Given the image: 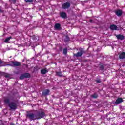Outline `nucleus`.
<instances>
[{
    "mask_svg": "<svg viewBox=\"0 0 125 125\" xmlns=\"http://www.w3.org/2000/svg\"><path fill=\"white\" fill-rule=\"evenodd\" d=\"M55 30H61V25L59 23H56L54 27Z\"/></svg>",
    "mask_w": 125,
    "mask_h": 125,
    "instance_id": "obj_12",
    "label": "nucleus"
},
{
    "mask_svg": "<svg viewBox=\"0 0 125 125\" xmlns=\"http://www.w3.org/2000/svg\"><path fill=\"white\" fill-rule=\"evenodd\" d=\"M13 1V3H15L16 2V0H11Z\"/></svg>",
    "mask_w": 125,
    "mask_h": 125,
    "instance_id": "obj_28",
    "label": "nucleus"
},
{
    "mask_svg": "<svg viewBox=\"0 0 125 125\" xmlns=\"http://www.w3.org/2000/svg\"><path fill=\"white\" fill-rule=\"evenodd\" d=\"M56 76H58V77H63V74H62L61 71H56Z\"/></svg>",
    "mask_w": 125,
    "mask_h": 125,
    "instance_id": "obj_15",
    "label": "nucleus"
},
{
    "mask_svg": "<svg viewBox=\"0 0 125 125\" xmlns=\"http://www.w3.org/2000/svg\"><path fill=\"white\" fill-rule=\"evenodd\" d=\"M8 106L10 110H15L17 109V104L14 102L9 103Z\"/></svg>",
    "mask_w": 125,
    "mask_h": 125,
    "instance_id": "obj_2",
    "label": "nucleus"
},
{
    "mask_svg": "<svg viewBox=\"0 0 125 125\" xmlns=\"http://www.w3.org/2000/svg\"><path fill=\"white\" fill-rule=\"evenodd\" d=\"M124 100H123V98H118L115 101V104H120V103H122V102H123Z\"/></svg>",
    "mask_w": 125,
    "mask_h": 125,
    "instance_id": "obj_10",
    "label": "nucleus"
},
{
    "mask_svg": "<svg viewBox=\"0 0 125 125\" xmlns=\"http://www.w3.org/2000/svg\"><path fill=\"white\" fill-rule=\"evenodd\" d=\"M10 125H15L14 123H10Z\"/></svg>",
    "mask_w": 125,
    "mask_h": 125,
    "instance_id": "obj_29",
    "label": "nucleus"
},
{
    "mask_svg": "<svg viewBox=\"0 0 125 125\" xmlns=\"http://www.w3.org/2000/svg\"><path fill=\"white\" fill-rule=\"evenodd\" d=\"M69 40H70V38H69V37L66 36V37L65 41H66V42H68V41H69Z\"/></svg>",
    "mask_w": 125,
    "mask_h": 125,
    "instance_id": "obj_25",
    "label": "nucleus"
},
{
    "mask_svg": "<svg viewBox=\"0 0 125 125\" xmlns=\"http://www.w3.org/2000/svg\"><path fill=\"white\" fill-rule=\"evenodd\" d=\"M91 97L92 98H97L98 97V94L97 93H95L93 94L92 95H91Z\"/></svg>",
    "mask_w": 125,
    "mask_h": 125,
    "instance_id": "obj_16",
    "label": "nucleus"
},
{
    "mask_svg": "<svg viewBox=\"0 0 125 125\" xmlns=\"http://www.w3.org/2000/svg\"><path fill=\"white\" fill-rule=\"evenodd\" d=\"M46 73H47V70L46 69H43L41 70V74L42 75L45 74Z\"/></svg>",
    "mask_w": 125,
    "mask_h": 125,
    "instance_id": "obj_18",
    "label": "nucleus"
},
{
    "mask_svg": "<svg viewBox=\"0 0 125 125\" xmlns=\"http://www.w3.org/2000/svg\"><path fill=\"white\" fill-rule=\"evenodd\" d=\"M3 75L5 78H9L10 77V75L8 73H4Z\"/></svg>",
    "mask_w": 125,
    "mask_h": 125,
    "instance_id": "obj_21",
    "label": "nucleus"
},
{
    "mask_svg": "<svg viewBox=\"0 0 125 125\" xmlns=\"http://www.w3.org/2000/svg\"><path fill=\"white\" fill-rule=\"evenodd\" d=\"M67 48L64 49L63 50V54H65V55L67 54Z\"/></svg>",
    "mask_w": 125,
    "mask_h": 125,
    "instance_id": "obj_24",
    "label": "nucleus"
},
{
    "mask_svg": "<svg viewBox=\"0 0 125 125\" xmlns=\"http://www.w3.org/2000/svg\"><path fill=\"white\" fill-rule=\"evenodd\" d=\"M50 91L48 89L44 90L42 92V95L44 96H46V95H49Z\"/></svg>",
    "mask_w": 125,
    "mask_h": 125,
    "instance_id": "obj_8",
    "label": "nucleus"
},
{
    "mask_svg": "<svg viewBox=\"0 0 125 125\" xmlns=\"http://www.w3.org/2000/svg\"><path fill=\"white\" fill-rule=\"evenodd\" d=\"M119 58L120 59H124L125 58V52H123L120 54L119 55Z\"/></svg>",
    "mask_w": 125,
    "mask_h": 125,
    "instance_id": "obj_14",
    "label": "nucleus"
},
{
    "mask_svg": "<svg viewBox=\"0 0 125 125\" xmlns=\"http://www.w3.org/2000/svg\"><path fill=\"white\" fill-rule=\"evenodd\" d=\"M89 22L90 23H93V21H92V20H89Z\"/></svg>",
    "mask_w": 125,
    "mask_h": 125,
    "instance_id": "obj_27",
    "label": "nucleus"
},
{
    "mask_svg": "<svg viewBox=\"0 0 125 125\" xmlns=\"http://www.w3.org/2000/svg\"><path fill=\"white\" fill-rule=\"evenodd\" d=\"M80 52H77L76 54H74V56L76 57H81L83 54L85 53V51L83 48H79Z\"/></svg>",
    "mask_w": 125,
    "mask_h": 125,
    "instance_id": "obj_3",
    "label": "nucleus"
},
{
    "mask_svg": "<svg viewBox=\"0 0 125 125\" xmlns=\"http://www.w3.org/2000/svg\"><path fill=\"white\" fill-rule=\"evenodd\" d=\"M0 12H2V10L0 8Z\"/></svg>",
    "mask_w": 125,
    "mask_h": 125,
    "instance_id": "obj_31",
    "label": "nucleus"
},
{
    "mask_svg": "<svg viewBox=\"0 0 125 125\" xmlns=\"http://www.w3.org/2000/svg\"><path fill=\"white\" fill-rule=\"evenodd\" d=\"M24 78H30L31 75L29 73H24L23 74Z\"/></svg>",
    "mask_w": 125,
    "mask_h": 125,
    "instance_id": "obj_19",
    "label": "nucleus"
},
{
    "mask_svg": "<svg viewBox=\"0 0 125 125\" xmlns=\"http://www.w3.org/2000/svg\"><path fill=\"white\" fill-rule=\"evenodd\" d=\"M116 38L118 39V40H125V36L121 34L117 35Z\"/></svg>",
    "mask_w": 125,
    "mask_h": 125,
    "instance_id": "obj_13",
    "label": "nucleus"
},
{
    "mask_svg": "<svg viewBox=\"0 0 125 125\" xmlns=\"http://www.w3.org/2000/svg\"><path fill=\"white\" fill-rule=\"evenodd\" d=\"M24 1L27 3L34 2V0H24Z\"/></svg>",
    "mask_w": 125,
    "mask_h": 125,
    "instance_id": "obj_22",
    "label": "nucleus"
},
{
    "mask_svg": "<svg viewBox=\"0 0 125 125\" xmlns=\"http://www.w3.org/2000/svg\"><path fill=\"white\" fill-rule=\"evenodd\" d=\"M96 82L98 83H101V81L99 80H96Z\"/></svg>",
    "mask_w": 125,
    "mask_h": 125,
    "instance_id": "obj_26",
    "label": "nucleus"
},
{
    "mask_svg": "<svg viewBox=\"0 0 125 125\" xmlns=\"http://www.w3.org/2000/svg\"><path fill=\"white\" fill-rule=\"evenodd\" d=\"M26 117L28 119H29L30 121H35L36 119V114L33 113H28L26 115Z\"/></svg>",
    "mask_w": 125,
    "mask_h": 125,
    "instance_id": "obj_4",
    "label": "nucleus"
},
{
    "mask_svg": "<svg viewBox=\"0 0 125 125\" xmlns=\"http://www.w3.org/2000/svg\"><path fill=\"white\" fill-rule=\"evenodd\" d=\"M4 102H5V103H6V104H9V103H9V99H8V98L5 99Z\"/></svg>",
    "mask_w": 125,
    "mask_h": 125,
    "instance_id": "obj_20",
    "label": "nucleus"
},
{
    "mask_svg": "<svg viewBox=\"0 0 125 125\" xmlns=\"http://www.w3.org/2000/svg\"><path fill=\"white\" fill-rule=\"evenodd\" d=\"M11 39H12V37H11V36L7 37V38L5 39L4 42H9V41H10V40H11Z\"/></svg>",
    "mask_w": 125,
    "mask_h": 125,
    "instance_id": "obj_17",
    "label": "nucleus"
},
{
    "mask_svg": "<svg viewBox=\"0 0 125 125\" xmlns=\"http://www.w3.org/2000/svg\"><path fill=\"white\" fill-rule=\"evenodd\" d=\"M44 117V112L43 111H39L35 114V117L36 120H40Z\"/></svg>",
    "mask_w": 125,
    "mask_h": 125,
    "instance_id": "obj_1",
    "label": "nucleus"
},
{
    "mask_svg": "<svg viewBox=\"0 0 125 125\" xmlns=\"http://www.w3.org/2000/svg\"><path fill=\"white\" fill-rule=\"evenodd\" d=\"M24 79H25L24 74H22L20 76V80H24Z\"/></svg>",
    "mask_w": 125,
    "mask_h": 125,
    "instance_id": "obj_23",
    "label": "nucleus"
},
{
    "mask_svg": "<svg viewBox=\"0 0 125 125\" xmlns=\"http://www.w3.org/2000/svg\"><path fill=\"white\" fill-rule=\"evenodd\" d=\"M11 64L12 66H13L14 67L19 66L21 65V63H20V62L17 61H11Z\"/></svg>",
    "mask_w": 125,
    "mask_h": 125,
    "instance_id": "obj_6",
    "label": "nucleus"
},
{
    "mask_svg": "<svg viewBox=\"0 0 125 125\" xmlns=\"http://www.w3.org/2000/svg\"><path fill=\"white\" fill-rule=\"evenodd\" d=\"M0 64H2V62H1V60H0Z\"/></svg>",
    "mask_w": 125,
    "mask_h": 125,
    "instance_id": "obj_30",
    "label": "nucleus"
},
{
    "mask_svg": "<svg viewBox=\"0 0 125 125\" xmlns=\"http://www.w3.org/2000/svg\"><path fill=\"white\" fill-rule=\"evenodd\" d=\"M70 7H71V3H70V2H66L62 4V9H68L70 8Z\"/></svg>",
    "mask_w": 125,
    "mask_h": 125,
    "instance_id": "obj_5",
    "label": "nucleus"
},
{
    "mask_svg": "<svg viewBox=\"0 0 125 125\" xmlns=\"http://www.w3.org/2000/svg\"><path fill=\"white\" fill-rule=\"evenodd\" d=\"M60 16L62 17V18H63L64 19L67 18V14L65 12H60Z\"/></svg>",
    "mask_w": 125,
    "mask_h": 125,
    "instance_id": "obj_9",
    "label": "nucleus"
},
{
    "mask_svg": "<svg viewBox=\"0 0 125 125\" xmlns=\"http://www.w3.org/2000/svg\"><path fill=\"white\" fill-rule=\"evenodd\" d=\"M110 28L112 31H116L118 30V26L115 24H112L110 25Z\"/></svg>",
    "mask_w": 125,
    "mask_h": 125,
    "instance_id": "obj_11",
    "label": "nucleus"
},
{
    "mask_svg": "<svg viewBox=\"0 0 125 125\" xmlns=\"http://www.w3.org/2000/svg\"><path fill=\"white\" fill-rule=\"evenodd\" d=\"M115 13L117 16H122L123 15V10L120 9L115 11Z\"/></svg>",
    "mask_w": 125,
    "mask_h": 125,
    "instance_id": "obj_7",
    "label": "nucleus"
}]
</instances>
